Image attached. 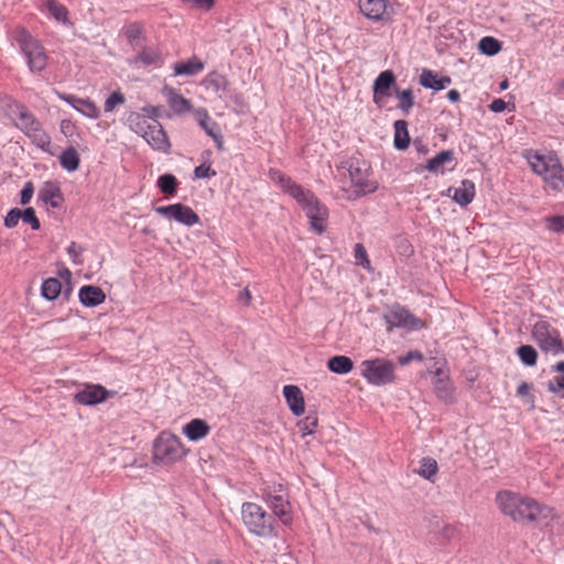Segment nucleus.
I'll use <instances>...</instances> for the list:
<instances>
[{"mask_svg": "<svg viewBox=\"0 0 564 564\" xmlns=\"http://www.w3.org/2000/svg\"><path fill=\"white\" fill-rule=\"evenodd\" d=\"M216 171L212 169L210 164L203 163L195 167V178H209L216 176Z\"/></svg>", "mask_w": 564, "mask_h": 564, "instance_id": "nucleus-49", "label": "nucleus"}, {"mask_svg": "<svg viewBox=\"0 0 564 564\" xmlns=\"http://www.w3.org/2000/svg\"><path fill=\"white\" fill-rule=\"evenodd\" d=\"M388 328L393 327L408 328V329H422L425 324L413 314H411L405 307L401 305L391 306L383 315Z\"/></svg>", "mask_w": 564, "mask_h": 564, "instance_id": "nucleus-12", "label": "nucleus"}, {"mask_svg": "<svg viewBox=\"0 0 564 564\" xmlns=\"http://www.w3.org/2000/svg\"><path fill=\"white\" fill-rule=\"evenodd\" d=\"M328 369L338 375H346L354 368L352 360L347 356H334L327 361Z\"/></svg>", "mask_w": 564, "mask_h": 564, "instance_id": "nucleus-31", "label": "nucleus"}, {"mask_svg": "<svg viewBox=\"0 0 564 564\" xmlns=\"http://www.w3.org/2000/svg\"><path fill=\"white\" fill-rule=\"evenodd\" d=\"M124 102V96L120 91H113L106 99L104 109L106 112H111L117 106Z\"/></svg>", "mask_w": 564, "mask_h": 564, "instance_id": "nucleus-46", "label": "nucleus"}, {"mask_svg": "<svg viewBox=\"0 0 564 564\" xmlns=\"http://www.w3.org/2000/svg\"><path fill=\"white\" fill-rule=\"evenodd\" d=\"M162 93L165 96L167 105L174 115L182 116L192 111L191 101L180 95L175 88L164 86Z\"/></svg>", "mask_w": 564, "mask_h": 564, "instance_id": "nucleus-17", "label": "nucleus"}, {"mask_svg": "<svg viewBox=\"0 0 564 564\" xmlns=\"http://www.w3.org/2000/svg\"><path fill=\"white\" fill-rule=\"evenodd\" d=\"M475 184L469 180H464L460 186L454 189L453 199L460 206H467L475 197Z\"/></svg>", "mask_w": 564, "mask_h": 564, "instance_id": "nucleus-28", "label": "nucleus"}, {"mask_svg": "<svg viewBox=\"0 0 564 564\" xmlns=\"http://www.w3.org/2000/svg\"><path fill=\"white\" fill-rule=\"evenodd\" d=\"M7 110L18 129L23 131L36 147L45 152L50 151V135L44 131L41 122L24 105L12 101L8 104Z\"/></svg>", "mask_w": 564, "mask_h": 564, "instance_id": "nucleus-3", "label": "nucleus"}, {"mask_svg": "<svg viewBox=\"0 0 564 564\" xmlns=\"http://www.w3.org/2000/svg\"><path fill=\"white\" fill-rule=\"evenodd\" d=\"M67 253L69 254V257L72 258V260L75 264L83 263V259H82L83 248L78 243L73 241L67 247Z\"/></svg>", "mask_w": 564, "mask_h": 564, "instance_id": "nucleus-50", "label": "nucleus"}, {"mask_svg": "<svg viewBox=\"0 0 564 564\" xmlns=\"http://www.w3.org/2000/svg\"><path fill=\"white\" fill-rule=\"evenodd\" d=\"M452 79L448 76L438 77L436 73L430 69H424L420 75V84L433 90H442L451 84Z\"/></svg>", "mask_w": 564, "mask_h": 564, "instance_id": "nucleus-26", "label": "nucleus"}, {"mask_svg": "<svg viewBox=\"0 0 564 564\" xmlns=\"http://www.w3.org/2000/svg\"><path fill=\"white\" fill-rule=\"evenodd\" d=\"M438 471L437 462L432 457H423L420 460V468L417 469V474L427 479L433 480Z\"/></svg>", "mask_w": 564, "mask_h": 564, "instance_id": "nucleus-37", "label": "nucleus"}, {"mask_svg": "<svg viewBox=\"0 0 564 564\" xmlns=\"http://www.w3.org/2000/svg\"><path fill=\"white\" fill-rule=\"evenodd\" d=\"M21 220L25 224H29L33 230H39L41 227V223L36 217L35 210L33 207H28L22 210Z\"/></svg>", "mask_w": 564, "mask_h": 564, "instance_id": "nucleus-45", "label": "nucleus"}, {"mask_svg": "<svg viewBox=\"0 0 564 564\" xmlns=\"http://www.w3.org/2000/svg\"><path fill=\"white\" fill-rule=\"evenodd\" d=\"M354 254L356 259V264L365 269H370V260L368 258L367 250L362 243L355 245Z\"/></svg>", "mask_w": 564, "mask_h": 564, "instance_id": "nucleus-44", "label": "nucleus"}, {"mask_svg": "<svg viewBox=\"0 0 564 564\" xmlns=\"http://www.w3.org/2000/svg\"><path fill=\"white\" fill-rule=\"evenodd\" d=\"M13 37L26 61L30 72H43L47 66L48 56L41 42L21 26L14 30Z\"/></svg>", "mask_w": 564, "mask_h": 564, "instance_id": "nucleus-7", "label": "nucleus"}, {"mask_svg": "<svg viewBox=\"0 0 564 564\" xmlns=\"http://www.w3.org/2000/svg\"><path fill=\"white\" fill-rule=\"evenodd\" d=\"M140 52L130 61L132 65H156L161 62V54L154 47L139 46Z\"/></svg>", "mask_w": 564, "mask_h": 564, "instance_id": "nucleus-27", "label": "nucleus"}, {"mask_svg": "<svg viewBox=\"0 0 564 564\" xmlns=\"http://www.w3.org/2000/svg\"><path fill=\"white\" fill-rule=\"evenodd\" d=\"M530 390H531V384H529L528 382H522L517 388V394L520 397H524V395L529 394Z\"/></svg>", "mask_w": 564, "mask_h": 564, "instance_id": "nucleus-60", "label": "nucleus"}, {"mask_svg": "<svg viewBox=\"0 0 564 564\" xmlns=\"http://www.w3.org/2000/svg\"><path fill=\"white\" fill-rule=\"evenodd\" d=\"M495 501L502 514L517 523L534 528L549 525L556 516L554 509L549 505L511 490L498 491Z\"/></svg>", "mask_w": 564, "mask_h": 564, "instance_id": "nucleus-1", "label": "nucleus"}, {"mask_svg": "<svg viewBox=\"0 0 564 564\" xmlns=\"http://www.w3.org/2000/svg\"><path fill=\"white\" fill-rule=\"evenodd\" d=\"M34 193V185L31 181L26 182L20 194V203L22 205H28L32 199Z\"/></svg>", "mask_w": 564, "mask_h": 564, "instance_id": "nucleus-51", "label": "nucleus"}, {"mask_svg": "<svg viewBox=\"0 0 564 564\" xmlns=\"http://www.w3.org/2000/svg\"><path fill=\"white\" fill-rule=\"evenodd\" d=\"M410 144L408 123L404 120L394 122V147L399 150H405Z\"/></svg>", "mask_w": 564, "mask_h": 564, "instance_id": "nucleus-33", "label": "nucleus"}, {"mask_svg": "<svg viewBox=\"0 0 564 564\" xmlns=\"http://www.w3.org/2000/svg\"><path fill=\"white\" fill-rule=\"evenodd\" d=\"M22 210L19 209V208H12L10 209L6 217H4V226L7 228H14L18 226L19 221L21 220L22 216Z\"/></svg>", "mask_w": 564, "mask_h": 564, "instance_id": "nucleus-48", "label": "nucleus"}, {"mask_svg": "<svg viewBox=\"0 0 564 564\" xmlns=\"http://www.w3.org/2000/svg\"><path fill=\"white\" fill-rule=\"evenodd\" d=\"M270 180L279 185L284 192L291 195L294 199L301 198L304 199V187L300 184L293 182L289 176H286L283 172L278 169L269 170Z\"/></svg>", "mask_w": 564, "mask_h": 564, "instance_id": "nucleus-16", "label": "nucleus"}, {"mask_svg": "<svg viewBox=\"0 0 564 564\" xmlns=\"http://www.w3.org/2000/svg\"><path fill=\"white\" fill-rule=\"evenodd\" d=\"M80 158L75 148L69 147L59 155L61 166L68 171L74 172L79 167Z\"/></svg>", "mask_w": 564, "mask_h": 564, "instance_id": "nucleus-32", "label": "nucleus"}, {"mask_svg": "<svg viewBox=\"0 0 564 564\" xmlns=\"http://www.w3.org/2000/svg\"><path fill=\"white\" fill-rule=\"evenodd\" d=\"M532 336L543 351L553 355L564 352V344L560 337L558 330L552 327L547 322L540 321L535 323L532 329Z\"/></svg>", "mask_w": 564, "mask_h": 564, "instance_id": "nucleus-11", "label": "nucleus"}, {"mask_svg": "<svg viewBox=\"0 0 564 564\" xmlns=\"http://www.w3.org/2000/svg\"><path fill=\"white\" fill-rule=\"evenodd\" d=\"M554 371L556 372H561V373H564V361H560L557 362L554 367H553Z\"/></svg>", "mask_w": 564, "mask_h": 564, "instance_id": "nucleus-64", "label": "nucleus"}, {"mask_svg": "<svg viewBox=\"0 0 564 564\" xmlns=\"http://www.w3.org/2000/svg\"><path fill=\"white\" fill-rule=\"evenodd\" d=\"M447 98L448 100H451L452 102H457L459 99H460V94L458 90L456 89H452L447 93Z\"/></svg>", "mask_w": 564, "mask_h": 564, "instance_id": "nucleus-63", "label": "nucleus"}, {"mask_svg": "<svg viewBox=\"0 0 564 564\" xmlns=\"http://www.w3.org/2000/svg\"><path fill=\"white\" fill-rule=\"evenodd\" d=\"M113 394V391L107 390L101 384L87 383L82 390L74 394V401L82 405H96L106 401Z\"/></svg>", "mask_w": 564, "mask_h": 564, "instance_id": "nucleus-14", "label": "nucleus"}, {"mask_svg": "<svg viewBox=\"0 0 564 564\" xmlns=\"http://www.w3.org/2000/svg\"><path fill=\"white\" fill-rule=\"evenodd\" d=\"M155 212L170 220H175L188 227L199 223L198 215L189 206L181 203L159 206Z\"/></svg>", "mask_w": 564, "mask_h": 564, "instance_id": "nucleus-13", "label": "nucleus"}, {"mask_svg": "<svg viewBox=\"0 0 564 564\" xmlns=\"http://www.w3.org/2000/svg\"><path fill=\"white\" fill-rule=\"evenodd\" d=\"M338 170L341 171L344 178L348 177L350 181L349 187L345 186L343 180L340 181L343 182L340 187L343 198L355 200L377 191L378 183L371 178L370 165L365 160L352 156L343 162Z\"/></svg>", "mask_w": 564, "mask_h": 564, "instance_id": "nucleus-2", "label": "nucleus"}, {"mask_svg": "<svg viewBox=\"0 0 564 564\" xmlns=\"http://www.w3.org/2000/svg\"><path fill=\"white\" fill-rule=\"evenodd\" d=\"M158 186L165 196H174L178 182L173 174H163L158 180Z\"/></svg>", "mask_w": 564, "mask_h": 564, "instance_id": "nucleus-38", "label": "nucleus"}, {"mask_svg": "<svg viewBox=\"0 0 564 564\" xmlns=\"http://www.w3.org/2000/svg\"><path fill=\"white\" fill-rule=\"evenodd\" d=\"M124 36L128 42L134 47H139L142 45L145 40L144 28L141 22H132L128 24L123 30Z\"/></svg>", "mask_w": 564, "mask_h": 564, "instance_id": "nucleus-30", "label": "nucleus"}, {"mask_svg": "<svg viewBox=\"0 0 564 564\" xmlns=\"http://www.w3.org/2000/svg\"><path fill=\"white\" fill-rule=\"evenodd\" d=\"M546 228L554 232L564 231V215L551 216L545 218Z\"/></svg>", "mask_w": 564, "mask_h": 564, "instance_id": "nucleus-47", "label": "nucleus"}, {"mask_svg": "<svg viewBox=\"0 0 564 564\" xmlns=\"http://www.w3.org/2000/svg\"><path fill=\"white\" fill-rule=\"evenodd\" d=\"M251 299L252 296L248 289H243L238 295V301L243 305H249L251 303Z\"/></svg>", "mask_w": 564, "mask_h": 564, "instance_id": "nucleus-57", "label": "nucleus"}, {"mask_svg": "<svg viewBox=\"0 0 564 564\" xmlns=\"http://www.w3.org/2000/svg\"><path fill=\"white\" fill-rule=\"evenodd\" d=\"M361 376L371 384L384 386L394 381L395 366L392 361L376 358L360 364Z\"/></svg>", "mask_w": 564, "mask_h": 564, "instance_id": "nucleus-9", "label": "nucleus"}, {"mask_svg": "<svg viewBox=\"0 0 564 564\" xmlns=\"http://www.w3.org/2000/svg\"><path fill=\"white\" fill-rule=\"evenodd\" d=\"M45 7L50 14L58 22L66 23L68 11L65 6L58 3L55 0H47Z\"/></svg>", "mask_w": 564, "mask_h": 564, "instance_id": "nucleus-41", "label": "nucleus"}, {"mask_svg": "<svg viewBox=\"0 0 564 564\" xmlns=\"http://www.w3.org/2000/svg\"><path fill=\"white\" fill-rule=\"evenodd\" d=\"M478 47L482 54L494 56L501 50V43L491 36H485L479 41Z\"/></svg>", "mask_w": 564, "mask_h": 564, "instance_id": "nucleus-40", "label": "nucleus"}, {"mask_svg": "<svg viewBox=\"0 0 564 564\" xmlns=\"http://www.w3.org/2000/svg\"><path fill=\"white\" fill-rule=\"evenodd\" d=\"M556 387L554 386L553 382H550L549 383V390L552 391V392H556L557 389H563L564 390V377H558L556 378Z\"/></svg>", "mask_w": 564, "mask_h": 564, "instance_id": "nucleus-61", "label": "nucleus"}, {"mask_svg": "<svg viewBox=\"0 0 564 564\" xmlns=\"http://www.w3.org/2000/svg\"><path fill=\"white\" fill-rule=\"evenodd\" d=\"M413 359L421 361L423 360V355L420 351H409L405 356L399 358V362L401 365H406Z\"/></svg>", "mask_w": 564, "mask_h": 564, "instance_id": "nucleus-53", "label": "nucleus"}, {"mask_svg": "<svg viewBox=\"0 0 564 564\" xmlns=\"http://www.w3.org/2000/svg\"><path fill=\"white\" fill-rule=\"evenodd\" d=\"M506 108L507 102L501 98L492 100V102L489 105V109L494 112H502Z\"/></svg>", "mask_w": 564, "mask_h": 564, "instance_id": "nucleus-54", "label": "nucleus"}, {"mask_svg": "<svg viewBox=\"0 0 564 564\" xmlns=\"http://www.w3.org/2000/svg\"><path fill=\"white\" fill-rule=\"evenodd\" d=\"M517 354L525 366H534L538 359L536 350L530 345H522L518 348Z\"/></svg>", "mask_w": 564, "mask_h": 564, "instance_id": "nucleus-42", "label": "nucleus"}, {"mask_svg": "<svg viewBox=\"0 0 564 564\" xmlns=\"http://www.w3.org/2000/svg\"><path fill=\"white\" fill-rule=\"evenodd\" d=\"M207 82L216 91L226 88V79L220 75H210Z\"/></svg>", "mask_w": 564, "mask_h": 564, "instance_id": "nucleus-52", "label": "nucleus"}, {"mask_svg": "<svg viewBox=\"0 0 564 564\" xmlns=\"http://www.w3.org/2000/svg\"><path fill=\"white\" fill-rule=\"evenodd\" d=\"M74 130H75V124L70 120H67V119L62 120V122H61L62 133H64L66 137H68V135L73 134Z\"/></svg>", "mask_w": 564, "mask_h": 564, "instance_id": "nucleus-56", "label": "nucleus"}, {"mask_svg": "<svg viewBox=\"0 0 564 564\" xmlns=\"http://www.w3.org/2000/svg\"><path fill=\"white\" fill-rule=\"evenodd\" d=\"M455 154L452 150H443L427 160L425 170L434 174H444L447 164H454Z\"/></svg>", "mask_w": 564, "mask_h": 564, "instance_id": "nucleus-25", "label": "nucleus"}, {"mask_svg": "<svg viewBox=\"0 0 564 564\" xmlns=\"http://www.w3.org/2000/svg\"><path fill=\"white\" fill-rule=\"evenodd\" d=\"M209 137L213 138V140L215 141L217 149L219 151H223L224 150V140H223V135L220 133V129L216 130L214 133H210Z\"/></svg>", "mask_w": 564, "mask_h": 564, "instance_id": "nucleus-59", "label": "nucleus"}, {"mask_svg": "<svg viewBox=\"0 0 564 564\" xmlns=\"http://www.w3.org/2000/svg\"><path fill=\"white\" fill-rule=\"evenodd\" d=\"M132 130L141 135L155 151L169 153L171 142L163 126L155 119L134 115L130 119Z\"/></svg>", "mask_w": 564, "mask_h": 564, "instance_id": "nucleus-6", "label": "nucleus"}, {"mask_svg": "<svg viewBox=\"0 0 564 564\" xmlns=\"http://www.w3.org/2000/svg\"><path fill=\"white\" fill-rule=\"evenodd\" d=\"M443 535L447 539H456L458 536V529L455 525L446 524L443 528Z\"/></svg>", "mask_w": 564, "mask_h": 564, "instance_id": "nucleus-55", "label": "nucleus"}, {"mask_svg": "<svg viewBox=\"0 0 564 564\" xmlns=\"http://www.w3.org/2000/svg\"><path fill=\"white\" fill-rule=\"evenodd\" d=\"M188 454L181 438L169 430H164L153 441L152 462L159 466H171Z\"/></svg>", "mask_w": 564, "mask_h": 564, "instance_id": "nucleus-5", "label": "nucleus"}, {"mask_svg": "<svg viewBox=\"0 0 564 564\" xmlns=\"http://www.w3.org/2000/svg\"><path fill=\"white\" fill-rule=\"evenodd\" d=\"M193 4L204 10H210L215 4V0H193Z\"/></svg>", "mask_w": 564, "mask_h": 564, "instance_id": "nucleus-58", "label": "nucleus"}, {"mask_svg": "<svg viewBox=\"0 0 564 564\" xmlns=\"http://www.w3.org/2000/svg\"><path fill=\"white\" fill-rule=\"evenodd\" d=\"M173 69L175 76H193L204 69V63L200 62L196 56H193L187 61L174 64Z\"/></svg>", "mask_w": 564, "mask_h": 564, "instance_id": "nucleus-29", "label": "nucleus"}, {"mask_svg": "<svg viewBox=\"0 0 564 564\" xmlns=\"http://www.w3.org/2000/svg\"><path fill=\"white\" fill-rule=\"evenodd\" d=\"M199 127L208 134L219 129L217 122L213 121L205 108H198L193 111Z\"/></svg>", "mask_w": 564, "mask_h": 564, "instance_id": "nucleus-34", "label": "nucleus"}, {"mask_svg": "<svg viewBox=\"0 0 564 564\" xmlns=\"http://www.w3.org/2000/svg\"><path fill=\"white\" fill-rule=\"evenodd\" d=\"M61 281L56 278H48L44 280L42 284L41 294L46 300L53 301L58 297V295L61 294Z\"/></svg>", "mask_w": 564, "mask_h": 564, "instance_id": "nucleus-36", "label": "nucleus"}, {"mask_svg": "<svg viewBox=\"0 0 564 564\" xmlns=\"http://www.w3.org/2000/svg\"><path fill=\"white\" fill-rule=\"evenodd\" d=\"M304 199L295 198V200L303 207L313 230L317 234H323L326 229L328 218V209L325 205L319 203L317 197L308 189L304 188Z\"/></svg>", "mask_w": 564, "mask_h": 564, "instance_id": "nucleus-10", "label": "nucleus"}, {"mask_svg": "<svg viewBox=\"0 0 564 564\" xmlns=\"http://www.w3.org/2000/svg\"><path fill=\"white\" fill-rule=\"evenodd\" d=\"M58 98L70 105L82 115L96 119L99 117V110L96 105L88 98H79L74 95L58 94Z\"/></svg>", "mask_w": 564, "mask_h": 564, "instance_id": "nucleus-18", "label": "nucleus"}, {"mask_svg": "<svg viewBox=\"0 0 564 564\" xmlns=\"http://www.w3.org/2000/svg\"><path fill=\"white\" fill-rule=\"evenodd\" d=\"M397 98L399 100L398 108L404 113L408 115L412 107L414 106V96L411 89L399 90L394 89Z\"/></svg>", "mask_w": 564, "mask_h": 564, "instance_id": "nucleus-39", "label": "nucleus"}, {"mask_svg": "<svg viewBox=\"0 0 564 564\" xmlns=\"http://www.w3.org/2000/svg\"><path fill=\"white\" fill-rule=\"evenodd\" d=\"M358 6L366 18L381 21L387 10V0H359Z\"/></svg>", "mask_w": 564, "mask_h": 564, "instance_id": "nucleus-21", "label": "nucleus"}, {"mask_svg": "<svg viewBox=\"0 0 564 564\" xmlns=\"http://www.w3.org/2000/svg\"><path fill=\"white\" fill-rule=\"evenodd\" d=\"M39 198L53 208L61 207L63 194L59 186L53 182H46L39 191Z\"/></svg>", "mask_w": 564, "mask_h": 564, "instance_id": "nucleus-24", "label": "nucleus"}, {"mask_svg": "<svg viewBox=\"0 0 564 564\" xmlns=\"http://www.w3.org/2000/svg\"><path fill=\"white\" fill-rule=\"evenodd\" d=\"M434 391L440 400L446 403L453 402V387L447 378H438L435 380Z\"/></svg>", "mask_w": 564, "mask_h": 564, "instance_id": "nucleus-35", "label": "nucleus"}, {"mask_svg": "<svg viewBox=\"0 0 564 564\" xmlns=\"http://www.w3.org/2000/svg\"><path fill=\"white\" fill-rule=\"evenodd\" d=\"M532 171L555 192L564 189V169L555 154L528 152L525 154Z\"/></svg>", "mask_w": 564, "mask_h": 564, "instance_id": "nucleus-4", "label": "nucleus"}, {"mask_svg": "<svg viewBox=\"0 0 564 564\" xmlns=\"http://www.w3.org/2000/svg\"><path fill=\"white\" fill-rule=\"evenodd\" d=\"M554 94L558 97L564 96V78L554 84Z\"/></svg>", "mask_w": 564, "mask_h": 564, "instance_id": "nucleus-62", "label": "nucleus"}, {"mask_svg": "<svg viewBox=\"0 0 564 564\" xmlns=\"http://www.w3.org/2000/svg\"><path fill=\"white\" fill-rule=\"evenodd\" d=\"M78 297L84 306L94 307L105 302L106 294L99 286L84 285L79 289Z\"/></svg>", "mask_w": 564, "mask_h": 564, "instance_id": "nucleus-23", "label": "nucleus"}, {"mask_svg": "<svg viewBox=\"0 0 564 564\" xmlns=\"http://www.w3.org/2000/svg\"><path fill=\"white\" fill-rule=\"evenodd\" d=\"M267 503L283 524H290L292 522L291 506L283 495L269 494L267 497Z\"/></svg>", "mask_w": 564, "mask_h": 564, "instance_id": "nucleus-19", "label": "nucleus"}, {"mask_svg": "<svg viewBox=\"0 0 564 564\" xmlns=\"http://www.w3.org/2000/svg\"><path fill=\"white\" fill-rule=\"evenodd\" d=\"M283 394L291 412L300 416L305 411L304 397L297 386L288 384L283 388Z\"/></svg>", "mask_w": 564, "mask_h": 564, "instance_id": "nucleus-20", "label": "nucleus"}, {"mask_svg": "<svg viewBox=\"0 0 564 564\" xmlns=\"http://www.w3.org/2000/svg\"><path fill=\"white\" fill-rule=\"evenodd\" d=\"M241 519L251 534L260 538L274 536V519L261 506L245 502L241 506Z\"/></svg>", "mask_w": 564, "mask_h": 564, "instance_id": "nucleus-8", "label": "nucleus"}, {"mask_svg": "<svg viewBox=\"0 0 564 564\" xmlns=\"http://www.w3.org/2000/svg\"><path fill=\"white\" fill-rule=\"evenodd\" d=\"M182 433L192 442H197L210 433L209 424L202 419H193L182 427Z\"/></svg>", "mask_w": 564, "mask_h": 564, "instance_id": "nucleus-22", "label": "nucleus"}, {"mask_svg": "<svg viewBox=\"0 0 564 564\" xmlns=\"http://www.w3.org/2000/svg\"><path fill=\"white\" fill-rule=\"evenodd\" d=\"M318 424V417L316 413L307 414L303 420L297 423L299 429L303 436L310 435L314 432Z\"/></svg>", "mask_w": 564, "mask_h": 564, "instance_id": "nucleus-43", "label": "nucleus"}, {"mask_svg": "<svg viewBox=\"0 0 564 564\" xmlns=\"http://www.w3.org/2000/svg\"><path fill=\"white\" fill-rule=\"evenodd\" d=\"M392 88H397L395 75L392 70L381 72L373 83V102L381 106L391 96Z\"/></svg>", "mask_w": 564, "mask_h": 564, "instance_id": "nucleus-15", "label": "nucleus"}]
</instances>
